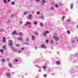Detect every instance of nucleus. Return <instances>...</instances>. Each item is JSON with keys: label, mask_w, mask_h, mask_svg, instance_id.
Returning a JSON list of instances; mask_svg holds the SVG:
<instances>
[{"label": "nucleus", "mask_w": 78, "mask_h": 78, "mask_svg": "<svg viewBox=\"0 0 78 78\" xmlns=\"http://www.w3.org/2000/svg\"><path fill=\"white\" fill-rule=\"evenodd\" d=\"M9 42L8 44L9 46L12 47V45H13L12 44H13V41L12 40H10L9 41Z\"/></svg>", "instance_id": "f257e3e1"}, {"label": "nucleus", "mask_w": 78, "mask_h": 78, "mask_svg": "<svg viewBox=\"0 0 78 78\" xmlns=\"http://www.w3.org/2000/svg\"><path fill=\"white\" fill-rule=\"evenodd\" d=\"M53 38L54 39L55 41H58L59 40V38L58 37L56 36H53Z\"/></svg>", "instance_id": "f03ea898"}, {"label": "nucleus", "mask_w": 78, "mask_h": 78, "mask_svg": "<svg viewBox=\"0 0 78 78\" xmlns=\"http://www.w3.org/2000/svg\"><path fill=\"white\" fill-rule=\"evenodd\" d=\"M41 47L42 48H47V47H46L45 46V44H42L41 45Z\"/></svg>", "instance_id": "7ed1b4c3"}, {"label": "nucleus", "mask_w": 78, "mask_h": 78, "mask_svg": "<svg viewBox=\"0 0 78 78\" xmlns=\"http://www.w3.org/2000/svg\"><path fill=\"white\" fill-rule=\"evenodd\" d=\"M48 33H49V31H48V30H47L46 31L44 32V36H45L46 34H48Z\"/></svg>", "instance_id": "20e7f679"}, {"label": "nucleus", "mask_w": 78, "mask_h": 78, "mask_svg": "<svg viewBox=\"0 0 78 78\" xmlns=\"http://www.w3.org/2000/svg\"><path fill=\"white\" fill-rule=\"evenodd\" d=\"M5 42H6V38H5V37H4L2 39V42L3 43H5Z\"/></svg>", "instance_id": "39448f33"}, {"label": "nucleus", "mask_w": 78, "mask_h": 78, "mask_svg": "<svg viewBox=\"0 0 78 78\" xmlns=\"http://www.w3.org/2000/svg\"><path fill=\"white\" fill-rule=\"evenodd\" d=\"M18 41H23V39H22V37H20L18 38Z\"/></svg>", "instance_id": "423d86ee"}, {"label": "nucleus", "mask_w": 78, "mask_h": 78, "mask_svg": "<svg viewBox=\"0 0 78 78\" xmlns=\"http://www.w3.org/2000/svg\"><path fill=\"white\" fill-rule=\"evenodd\" d=\"M32 17H33V16L32 15H30L29 16V18L30 19H31V18H32Z\"/></svg>", "instance_id": "0eeeda50"}, {"label": "nucleus", "mask_w": 78, "mask_h": 78, "mask_svg": "<svg viewBox=\"0 0 78 78\" xmlns=\"http://www.w3.org/2000/svg\"><path fill=\"white\" fill-rule=\"evenodd\" d=\"M32 40H33V41H34V40H35V37H34V35H32Z\"/></svg>", "instance_id": "6e6552de"}, {"label": "nucleus", "mask_w": 78, "mask_h": 78, "mask_svg": "<svg viewBox=\"0 0 78 78\" xmlns=\"http://www.w3.org/2000/svg\"><path fill=\"white\" fill-rule=\"evenodd\" d=\"M6 75L7 76H10V73L9 72H8L6 74Z\"/></svg>", "instance_id": "1a4fd4ad"}, {"label": "nucleus", "mask_w": 78, "mask_h": 78, "mask_svg": "<svg viewBox=\"0 0 78 78\" xmlns=\"http://www.w3.org/2000/svg\"><path fill=\"white\" fill-rule=\"evenodd\" d=\"M9 66L11 68H12V64L10 63H9Z\"/></svg>", "instance_id": "9d476101"}, {"label": "nucleus", "mask_w": 78, "mask_h": 78, "mask_svg": "<svg viewBox=\"0 0 78 78\" xmlns=\"http://www.w3.org/2000/svg\"><path fill=\"white\" fill-rule=\"evenodd\" d=\"M2 48H3V49H4V50H6V46L4 45L2 47Z\"/></svg>", "instance_id": "9b49d317"}, {"label": "nucleus", "mask_w": 78, "mask_h": 78, "mask_svg": "<svg viewBox=\"0 0 78 78\" xmlns=\"http://www.w3.org/2000/svg\"><path fill=\"white\" fill-rule=\"evenodd\" d=\"M16 34V31H15L12 32V34L13 35H15V34Z\"/></svg>", "instance_id": "f8f14e48"}, {"label": "nucleus", "mask_w": 78, "mask_h": 78, "mask_svg": "<svg viewBox=\"0 0 78 78\" xmlns=\"http://www.w3.org/2000/svg\"><path fill=\"white\" fill-rule=\"evenodd\" d=\"M28 12H29L27 11H26V12H24V15H26V14H28Z\"/></svg>", "instance_id": "ddd939ff"}, {"label": "nucleus", "mask_w": 78, "mask_h": 78, "mask_svg": "<svg viewBox=\"0 0 78 78\" xmlns=\"http://www.w3.org/2000/svg\"><path fill=\"white\" fill-rule=\"evenodd\" d=\"M0 32H4V30L2 29H0Z\"/></svg>", "instance_id": "4468645a"}, {"label": "nucleus", "mask_w": 78, "mask_h": 78, "mask_svg": "<svg viewBox=\"0 0 78 78\" xmlns=\"http://www.w3.org/2000/svg\"><path fill=\"white\" fill-rule=\"evenodd\" d=\"M56 64L57 65H59V64H61V62H57Z\"/></svg>", "instance_id": "2eb2a0df"}, {"label": "nucleus", "mask_w": 78, "mask_h": 78, "mask_svg": "<svg viewBox=\"0 0 78 78\" xmlns=\"http://www.w3.org/2000/svg\"><path fill=\"white\" fill-rule=\"evenodd\" d=\"M0 51L1 52V53H3V51H4V50H3V49H1L0 50Z\"/></svg>", "instance_id": "dca6fc26"}, {"label": "nucleus", "mask_w": 78, "mask_h": 78, "mask_svg": "<svg viewBox=\"0 0 78 78\" xmlns=\"http://www.w3.org/2000/svg\"><path fill=\"white\" fill-rule=\"evenodd\" d=\"M47 68V67H46V66L45 65H44L43 67V69H45Z\"/></svg>", "instance_id": "f3484780"}, {"label": "nucleus", "mask_w": 78, "mask_h": 78, "mask_svg": "<svg viewBox=\"0 0 78 78\" xmlns=\"http://www.w3.org/2000/svg\"><path fill=\"white\" fill-rule=\"evenodd\" d=\"M14 3H15V2H12L11 3V4L12 5H14Z\"/></svg>", "instance_id": "a211bd4d"}, {"label": "nucleus", "mask_w": 78, "mask_h": 78, "mask_svg": "<svg viewBox=\"0 0 78 78\" xmlns=\"http://www.w3.org/2000/svg\"><path fill=\"white\" fill-rule=\"evenodd\" d=\"M2 62H5V59H2Z\"/></svg>", "instance_id": "6ab92c4d"}, {"label": "nucleus", "mask_w": 78, "mask_h": 78, "mask_svg": "<svg viewBox=\"0 0 78 78\" xmlns=\"http://www.w3.org/2000/svg\"><path fill=\"white\" fill-rule=\"evenodd\" d=\"M40 26H41V27H44V25H43V23H40Z\"/></svg>", "instance_id": "aec40b11"}, {"label": "nucleus", "mask_w": 78, "mask_h": 78, "mask_svg": "<svg viewBox=\"0 0 78 78\" xmlns=\"http://www.w3.org/2000/svg\"><path fill=\"white\" fill-rule=\"evenodd\" d=\"M16 46L17 47H20V44H17L16 45Z\"/></svg>", "instance_id": "412c9836"}, {"label": "nucleus", "mask_w": 78, "mask_h": 78, "mask_svg": "<svg viewBox=\"0 0 78 78\" xmlns=\"http://www.w3.org/2000/svg\"><path fill=\"white\" fill-rule=\"evenodd\" d=\"M20 25H22V23H23V22L22 21H20Z\"/></svg>", "instance_id": "4be33fe9"}, {"label": "nucleus", "mask_w": 78, "mask_h": 78, "mask_svg": "<svg viewBox=\"0 0 78 78\" xmlns=\"http://www.w3.org/2000/svg\"><path fill=\"white\" fill-rule=\"evenodd\" d=\"M42 2L43 3H45V0H43L42 1Z\"/></svg>", "instance_id": "5701e85b"}, {"label": "nucleus", "mask_w": 78, "mask_h": 78, "mask_svg": "<svg viewBox=\"0 0 78 78\" xmlns=\"http://www.w3.org/2000/svg\"><path fill=\"white\" fill-rule=\"evenodd\" d=\"M50 42L51 43V44H53V43H54V42H53V40H51L50 41Z\"/></svg>", "instance_id": "b1692460"}, {"label": "nucleus", "mask_w": 78, "mask_h": 78, "mask_svg": "<svg viewBox=\"0 0 78 78\" xmlns=\"http://www.w3.org/2000/svg\"><path fill=\"white\" fill-rule=\"evenodd\" d=\"M37 14L38 15L39 14H40V12L39 11H37Z\"/></svg>", "instance_id": "393cba45"}, {"label": "nucleus", "mask_w": 78, "mask_h": 78, "mask_svg": "<svg viewBox=\"0 0 78 78\" xmlns=\"http://www.w3.org/2000/svg\"><path fill=\"white\" fill-rule=\"evenodd\" d=\"M35 35H38V33L37 32H35Z\"/></svg>", "instance_id": "a878e982"}, {"label": "nucleus", "mask_w": 78, "mask_h": 78, "mask_svg": "<svg viewBox=\"0 0 78 78\" xmlns=\"http://www.w3.org/2000/svg\"><path fill=\"white\" fill-rule=\"evenodd\" d=\"M37 21H34V24L35 25H37Z\"/></svg>", "instance_id": "bb28decb"}, {"label": "nucleus", "mask_w": 78, "mask_h": 78, "mask_svg": "<svg viewBox=\"0 0 78 78\" xmlns=\"http://www.w3.org/2000/svg\"><path fill=\"white\" fill-rule=\"evenodd\" d=\"M67 33L68 34H70V32L69 30H68L67 31Z\"/></svg>", "instance_id": "cd10ccee"}, {"label": "nucleus", "mask_w": 78, "mask_h": 78, "mask_svg": "<svg viewBox=\"0 0 78 78\" xmlns=\"http://www.w3.org/2000/svg\"><path fill=\"white\" fill-rule=\"evenodd\" d=\"M19 35H23V33L22 32H20V34H19Z\"/></svg>", "instance_id": "c85d7f7f"}, {"label": "nucleus", "mask_w": 78, "mask_h": 78, "mask_svg": "<svg viewBox=\"0 0 78 78\" xmlns=\"http://www.w3.org/2000/svg\"><path fill=\"white\" fill-rule=\"evenodd\" d=\"M47 74H44V77H47Z\"/></svg>", "instance_id": "c756f323"}, {"label": "nucleus", "mask_w": 78, "mask_h": 78, "mask_svg": "<svg viewBox=\"0 0 78 78\" xmlns=\"http://www.w3.org/2000/svg\"><path fill=\"white\" fill-rule=\"evenodd\" d=\"M27 24H28V25H31V23H29L27 22Z\"/></svg>", "instance_id": "7c9ffc66"}, {"label": "nucleus", "mask_w": 78, "mask_h": 78, "mask_svg": "<svg viewBox=\"0 0 78 78\" xmlns=\"http://www.w3.org/2000/svg\"><path fill=\"white\" fill-rule=\"evenodd\" d=\"M46 43H48V40H46Z\"/></svg>", "instance_id": "2f4dec72"}, {"label": "nucleus", "mask_w": 78, "mask_h": 78, "mask_svg": "<svg viewBox=\"0 0 78 78\" xmlns=\"http://www.w3.org/2000/svg\"><path fill=\"white\" fill-rule=\"evenodd\" d=\"M6 0H4V2L5 3H6Z\"/></svg>", "instance_id": "473e14b6"}, {"label": "nucleus", "mask_w": 78, "mask_h": 78, "mask_svg": "<svg viewBox=\"0 0 78 78\" xmlns=\"http://www.w3.org/2000/svg\"><path fill=\"white\" fill-rule=\"evenodd\" d=\"M22 52V51L20 50V51H18V53H20Z\"/></svg>", "instance_id": "72a5a7b5"}, {"label": "nucleus", "mask_w": 78, "mask_h": 78, "mask_svg": "<svg viewBox=\"0 0 78 78\" xmlns=\"http://www.w3.org/2000/svg\"><path fill=\"white\" fill-rule=\"evenodd\" d=\"M55 6L56 8H58V5L56 4L55 5Z\"/></svg>", "instance_id": "f704fd0d"}, {"label": "nucleus", "mask_w": 78, "mask_h": 78, "mask_svg": "<svg viewBox=\"0 0 78 78\" xmlns=\"http://www.w3.org/2000/svg\"><path fill=\"white\" fill-rule=\"evenodd\" d=\"M44 16H41V18H42V19H44Z\"/></svg>", "instance_id": "c9c22d12"}, {"label": "nucleus", "mask_w": 78, "mask_h": 78, "mask_svg": "<svg viewBox=\"0 0 78 78\" xmlns=\"http://www.w3.org/2000/svg\"><path fill=\"white\" fill-rule=\"evenodd\" d=\"M36 1L38 2H41V1H39V0H36Z\"/></svg>", "instance_id": "e433bc0d"}, {"label": "nucleus", "mask_w": 78, "mask_h": 78, "mask_svg": "<svg viewBox=\"0 0 78 78\" xmlns=\"http://www.w3.org/2000/svg\"><path fill=\"white\" fill-rule=\"evenodd\" d=\"M51 10H53V7H51Z\"/></svg>", "instance_id": "4c0bfd02"}, {"label": "nucleus", "mask_w": 78, "mask_h": 78, "mask_svg": "<svg viewBox=\"0 0 78 78\" xmlns=\"http://www.w3.org/2000/svg\"><path fill=\"white\" fill-rule=\"evenodd\" d=\"M13 51H17V50L16 49H14Z\"/></svg>", "instance_id": "58836bf2"}, {"label": "nucleus", "mask_w": 78, "mask_h": 78, "mask_svg": "<svg viewBox=\"0 0 78 78\" xmlns=\"http://www.w3.org/2000/svg\"><path fill=\"white\" fill-rule=\"evenodd\" d=\"M15 62H18V60L17 59H16L15 60Z\"/></svg>", "instance_id": "ea45409f"}, {"label": "nucleus", "mask_w": 78, "mask_h": 78, "mask_svg": "<svg viewBox=\"0 0 78 78\" xmlns=\"http://www.w3.org/2000/svg\"><path fill=\"white\" fill-rule=\"evenodd\" d=\"M72 42L73 43H74V42H75V41L74 40H73L72 41Z\"/></svg>", "instance_id": "a19ab883"}, {"label": "nucleus", "mask_w": 78, "mask_h": 78, "mask_svg": "<svg viewBox=\"0 0 78 78\" xmlns=\"http://www.w3.org/2000/svg\"><path fill=\"white\" fill-rule=\"evenodd\" d=\"M22 50H24V48H22Z\"/></svg>", "instance_id": "79ce46f5"}, {"label": "nucleus", "mask_w": 78, "mask_h": 78, "mask_svg": "<svg viewBox=\"0 0 78 78\" xmlns=\"http://www.w3.org/2000/svg\"><path fill=\"white\" fill-rule=\"evenodd\" d=\"M65 18V16H63L62 19H64Z\"/></svg>", "instance_id": "37998d69"}, {"label": "nucleus", "mask_w": 78, "mask_h": 78, "mask_svg": "<svg viewBox=\"0 0 78 78\" xmlns=\"http://www.w3.org/2000/svg\"><path fill=\"white\" fill-rule=\"evenodd\" d=\"M8 2H10V0H8Z\"/></svg>", "instance_id": "c03bdc74"}, {"label": "nucleus", "mask_w": 78, "mask_h": 78, "mask_svg": "<svg viewBox=\"0 0 78 78\" xmlns=\"http://www.w3.org/2000/svg\"><path fill=\"white\" fill-rule=\"evenodd\" d=\"M32 14H34V11H33L32 12Z\"/></svg>", "instance_id": "a18cd8bd"}, {"label": "nucleus", "mask_w": 78, "mask_h": 78, "mask_svg": "<svg viewBox=\"0 0 78 78\" xmlns=\"http://www.w3.org/2000/svg\"><path fill=\"white\" fill-rule=\"evenodd\" d=\"M54 34L56 36H57V34Z\"/></svg>", "instance_id": "49530a36"}, {"label": "nucleus", "mask_w": 78, "mask_h": 78, "mask_svg": "<svg viewBox=\"0 0 78 78\" xmlns=\"http://www.w3.org/2000/svg\"><path fill=\"white\" fill-rule=\"evenodd\" d=\"M26 25L27 26H28V25H27V24H26Z\"/></svg>", "instance_id": "de8ad7c7"}, {"label": "nucleus", "mask_w": 78, "mask_h": 78, "mask_svg": "<svg viewBox=\"0 0 78 78\" xmlns=\"http://www.w3.org/2000/svg\"><path fill=\"white\" fill-rule=\"evenodd\" d=\"M52 5H53V4H54V2H53L52 3Z\"/></svg>", "instance_id": "09e8293b"}, {"label": "nucleus", "mask_w": 78, "mask_h": 78, "mask_svg": "<svg viewBox=\"0 0 78 78\" xmlns=\"http://www.w3.org/2000/svg\"><path fill=\"white\" fill-rule=\"evenodd\" d=\"M26 41H27V42H28V40H26Z\"/></svg>", "instance_id": "8fccbe9b"}, {"label": "nucleus", "mask_w": 78, "mask_h": 78, "mask_svg": "<svg viewBox=\"0 0 78 78\" xmlns=\"http://www.w3.org/2000/svg\"><path fill=\"white\" fill-rule=\"evenodd\" d=\"M35 48H37V47H35Z\"/></svg>", "instance_id": "3c124183"}, {"label": "nucleus", "mask_w": 78, "mask_h": 78, "mask_svg": "<svg viewBox=\"0 0 78 78\" xmlns=\"http://www.w3.org/2000/svg\"><path fill=\"white\" fill-rule=\"evenodd\" d=\"M12 48H14V47H12Z\"/></svg>", "instance_id": "603ef678"}, {"label": "nucleus", "mask_w": 78, "mask_h": 78, "mask_svg": "<svg viewBox=\"0 0 78 78\" xmlns=\"http://www.w3.org/2000/svg\"><path fill=\"white\" fill-rule=\"evenodd\" d=\"M15 0V1H17V0Z\"/></svg>", "instance_id": "864d4df0"}, {"label": "nucleus", "mask_w": 78, "mask_h": 78, "mask_svg": "<svg viewBox=\"0 0 78 78\" xmlns=\"http://www.w3.org/2000/svg\"><path fill=\"white\" fill-rule=\"evenodd\" d=\"M9 22H10V21L9 20Z\"/></svg>", "instance_id": "5fc2aeb1"}, {"label": "nucleus", "mask_w": 78, "mask_h": 78, "mask_svg": "<svg viewBox=\"0 0 78 78\" xmlns=\"http://www.w3.org/2000/svg\"><path fill=\"white\" fill-rule=\"evenodd\" d=\"M72 5H73L72 4L71 5V6H72Z\"/></svg>", "instance_id": "6e6d98bb"}, {"label": "nucleus", "mask_w": 78, "mask_h": 78, "mask_svg": "<svg viewBox=\"0 0 78 78\" xmlns=\"http://www.w3.org/2000/svg\"><path fill=\"white\" fill-rule=\"evenodd\" d=\"M1 22V21H0V23Z\"/></svg>", "instance_id": "4d7b16f0"}, {"label": "nucleus", "mask_w": 78, "mask_h": 78, "mask_svg": "<svg viewBox=\"0 0 78 78\" xmlns=\"http://www.w3.org/2000/svg\"><path fill=\"white\" fill-rule=\"evenodd\" d=\"M26 44H28V43H27Z\"/></svg>", "instance_id": "13d9d810"}, {"label": "nucleus", "mask_w": 78, "mask_h": 78, "mask_svg": "<svg viewBox=\"0 0 78 78\" xmlns=\"http://www.w3.org/2000/svg\"><path fill=\"white\" fill-rule=\"evenodd\" d=\"M30 0L31 1V0Z\"/></svg>", "instance_id": "bf43d9fd"}, {"label": "nucleus", "mask_w": 78, "mask_h": 78, "mask_svg": "<svg viewBox=\"0 0 78 78\" xmlns=\"http://www.w3.org/2000/svg\"><path fill=\"white\" fill-rule=\"evenodd\" d=\"M42 5H44V4H43Z\"/></svg>", "instance_id": "052dcab7"}]
</instances>
